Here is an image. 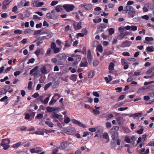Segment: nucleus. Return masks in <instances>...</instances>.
I'll return each instance as SVG.
<instances>
[{"instance_id": "obj_1", "label": "nucleus", "mask_w": 154, "mask_h": 154, "mask_svg": "<svg viewBox=\"0 0 154 154\" xmlns=\"http://www.w3.org/2000/svg\"><path fill=\"white\" fill-rule=\"evenodd\" d=\"M55 57H57L58 59V63H57V65H63L65 63L66 61L65 60L66 57L64 54H60L57 55Z\"/></svg>"}, {"instance_id": "obj_2", "label": "nucleus", "mask_w": 154, "mask_h": 154, "mask_svg": "<svg viewBox=\"0 0 154 154\" xmlns=\"http://www.w3.org/2000/svg\"><path fill=\"white\" fill-rule=\"evenodd\" d=\"M9 143L10 140L8 139H4L2 140L1 145L3 147V149L4 150H6L9 147Z\"/></svg>"}, {"instance_id": "obj_3", "label": "nucleus", "mask_w": 154, "mask_h": 154, "mask_svg": "<svg viewBox=\"0 0 154 154\" xmlns=\"http://www.w3.org/2000/svg\"><path fill=\"white\" fill-rule=\"evenodd\" d=\"M63 8L66 12H69L72 11L75 8V6L72 4H65L63 5Z\"/></svg>"}, {"instance_id": "obj_4", "label": "nucleus", "mask_w": 154, "mask_h": 154, "mask_svg": "<svg viewBox=\"0 0 154 154\" xmlns=\"http://www.w3.org/2000/svg\"><path fill=\"white\" fill-rule=\"evenodd\" d=\"M69 143L67 141H64L62 142L60 146V148L61 149H65L66 147L69 145Z\"/></svg>"}, {"instance_id": "obj_5", "label": "nucleus", "mask_w": 154, "mask_h": 154, "mask_svg": "<svg viewBox=\"0 0 154 154\" xmlns=\"http://www.w3.org/2000/svg\"><path fill=\"white\" fill-rule=\"evenodd\" d=\"M72 122L73 124L78 125L80 127H82L83 128H85L86 127V126L84 124L80 122L76 119H72Z\"/></svg>"}, {"instance_id": "obj_6", "label": "nucleus", "mask_w": 154, "mask_h": 154, "mask_svg": "<svg viewBox=\"0 0 154 154\" xmlns=\"http://www.w3.org/2000/svg\"><path fill=\"white\" fill-rule=\"evenodd\" d=\"M150 88V86L148 87H143L139 88L137 90V92L139 94H141L146 92V90L149 89Z\"/></svg>"}, {"instance_id": "obj_7", "label": "nucleus", "mask_w": 154, "mask_h": 154, "mask_svg": "<svg viewBox=\"0 0 154 154\" xmlns=\"http://www.w3.org/2000/svg\"><path fill=\"white\" fill-rule=\"evenodd\" d=\"M132 42L131 41L126 40L123 42L122 44V47L124 48L125 47H130L132 44Z\"/></svg>"}, {"instance_id": "obj_8", "label": "nucleus", "mask_w": 154, "mask_h": 154, "mask_svg": "<svg viewBox=\"0 0 154 154\" xmlns=\"http://www.w3.org/2000/svg\"><path fill=\"white\" fill-rule=\"evenodd\" d=\"M129 33L128 32L121 33L118 35L117 38L119 40L122 39L124 38L126 36L129 34Z\"/></svg>"}, {"instance_id": "obj_9", "label": "nucleus", "mask_w": 154, "mask_h": 154, "mask_svg": "<svg viewBox=\"0 0 154 154\" xmlns=\"http://www.w3.org/2000/svg\"><path fill=\"white\" fill-rule=\"evenodd\" d=\"M87 58L88 59L89 63H91L92 59V57L91 56V51L90 50H88V51Z\"/></svg>"}, {"instance_id": "obj_10", "label": "nucleus", "mask_w": 154, "mask_h": 154, "mask_svg": "<svg viewBox=\"0 0 154 154\" xmlns=\"http://www.w3.org/2000/svg\"><path fill=\"white\" fill-rule=\"evenodd\" d=\"M44 5L43 2H39L38 0L35 1L33 3V5L36 7L41 6Z\"/></svg>"}, {"instance_id": "obj_11", "label": "nucleus", "mask_w": 154, "mask_h": 154, "mask_svg": "<svg viewBox=\"0 0 154 154\" xmlns=\"http://www.w3.org/2000/svg\"><path fill=\"white\" fill-rule=\"evenodd\" d=\"M2 9L3 10H5L7 8V6L10 4V0H5L3 2Z\"/></svg>"}, {"instance_id": "obj_12", "label": "nucleus", "mask_w": 154, "mask_h": 154, "mask_svg": "<svg viewBox=\"0 0 154 154\" xmlns=\"http://www.w3.org/2000/svg\"><path fill=\"white\" fill-rule=\"evenodd\" d=\"M146 135L143 134L142 135L141 137H139L138 138V139L137 142V144H138L142 140L143 142H144L146 137Z\"/></svg>"}, {"instance_id": "obj_13", "label": "nucleus", "mask_w": 154, "mask_h": 154, "mask_svg": "<svg viewBox=\"0 0 154 154\" xmlns=\"http://www.w3.org/2000/svg\"><path fill=\"white\" fill-rule=\"evenodd\" d=\"M112 140L115 141L116 140V139L119 137L118 133L116 131H115L112 135Z\"/></svg>"}, {"instance_id": "obj_14", "label": "nucleus", "mask_w": 154, "mask_h": 154, "mask_svg": "<svg viewBox=\"0 0 154 154\" xmlns=\"http://www.w3.org/2000/svg\"><path fill=\"white\" fill-rule=\"evenodd\" d=\"M63 5H58L56 7L55 9L57 12H59L63 10Z\"/></svg>"}, {"instance_id": "obj_15", "label": "nucleus", "mask_w": 154, "mask_h": 154, "mask_svg": "<svg viewBox=\"0 0 154 154\" xmlns=\"http://www.w3.org/2000/svg\"><path fill=\"white\" fill-rule=\"evenodd\" d=\"M72 42V41L70 39L66 40L65 42V47H69L71 45Z\"/></svg>"}, {"instance_id": "obj_16", "label": "nucleus", "mask_w": 154, "mask_h": 154, "mask_svg": "<svg viewBox=\"0 0 154 154\" xmlns=\"http://www.w3.org/2000/svg\"><path fill=\"white\" fill-rule=\"evenodd\" d=\"M124 103L123 102H120L116 104L113 106L114 109H116L119 107H120L123 106Z\"/></svg>"}, {"instance_id": "obj_17", "label": "nucleus", "mask_w": 154, "mask_h": 154, "mask_svg": "<svg viewBox=\"0 0 154 154\" xmlns=\"http://www.w3.org/2000/svg\"><path fill=\"white\" fill-rule=\"evenodd\" d=\"M134 8L131 6L127 5L125 7L124 10V11H131L133 10Z\"/></svg>"}, {"instance_id": "obj_18", "label": "nucleus", "mask_w": 154, "mask_h": 154, "mask_svg": "<svg viewBox=\"0 0 154 154\" xmlns=\"http://www.w3.org/2000/svg\"><path fill=\"white\" fill-rule=\"evenodd\" d=\"M108 77L109 78L107 77H105L104 78V79L106 81V82L107 83L111 81L112 79V77L111 75H108Z\"/></svg>"}, {"instance_id": "obj_19", "label": "nucleus", "mask_w": 154, "mask_h": 154, "mask_svg": "<svg viewBox=\"0 0 154 154\" xmlns=\"http://www.w3.org/2000/svg\"><path fill=\"white\" fill-rule=\"evenodd\" d=\"M95 73V71L94 70L90 71L88 75V77L89 78H92L94 76Z\"/></svg>"}, {"instance_id": "obj_20", "label": "nucleus", "mask_w": 154, "mask_h": 154, "mask_svg": "<svg viewBox=\"0 0 154 154\" xmlns=\"http://www.w3.org/2000/svg\"><path fill=\"white\" fill-rule=\"evenodd\" d=\"M86 61L85 62H81L79 66L80 67H87L88 65V63L86 59Z\"/></svg>"}, {"instance_id": "obj_21", "label": "nucleus", "mask_w": 154, "mask_h": 154, "mask_svg": "<svg viewBox=\"0 0 154 154\" xmlns=\"http://www.w3.org/2000/svg\"><path fill=\"white\" fill-rule=\"evenodd\" d=\"M136 13V12L135 11V10L134 9L133 10H132L131 11H129L128 12V14L130 16L132 17L133 18L134 17V14Z\"/></svg>"}, {"instance_id": "obj_22", "label": "nucleus", "mask_w": 154, "mask_h": 154, "mask_svg": "<svg viewBox=\"0 0 154 154\" xmlns=\"http://www.w3.org/2000/svg\"><path fill=\"white\" fill-rule=\"evenodd\" d=\"M22 144V142H20L14 144L12 147L14 148L17 149Z\"/></svg>"}, {"instance_id": "obj_23", "label": "nucleus", "mask_w": 154, "mask_h": 154, "mask_svg": "<svg viewBox=\"0 0 154 154\" xmlns=\"http://www.w3.org/2000/svg\"><path fill=\"white\" fill-rule=\"evenodd\" d=\"M40 71L43 74H45L47 73V71L46 68L44 66L40 68Z\"/></svg>"}, {"instance_id": "obj_24", "label": "nucleus", "mask_w": 154, "mask_h": 154, "mask_svg": "<svg viewBox=\"0 0 154 154\" xmlns=\"http://www.w3.org/2000/svg\"><path fill=\"white\" fill-rule=\"evenodd\" d=\"M92 7V5L91 4H85V8L87 10H90Z\"/></svg>"}, {"instance_id": "obj_25", "label": "nucleus", "mask_w": 154, "mask_h": 154, "mask_svg": "<svg viewBox=\"0 0 154 154\" xmlns=\"http://www.w3.org/2000/svg\"><path fill=\"white\" fill-rule=\"evenodd\" d=\"M77 75L75 74L72 75L71 76L70 79L73 82H75L76 81Z\"/></svg>"}, {"instance_id": "obj_26", "label": "nucleus", "mask_w": 154, "mask_h": 154, "mask_svg": "<svg viewBox=\"0 0 154 154\" xmlns=\"http://www.w3.org/2000/svg\"><path fill=\"white\" fill-rule=\"evenodd\" d=\"M56 110V108H53L50 106H48L47 108V110L48 112H51L53 111H54Z\"/></svg>"}, {"instance_id": "obj_27", "label": "nucleus", "mask_w": 154, "mask_h": 154, "mask_svg": "<svg viewBox=\"0 0 154 154\" xmlns=\"http://www.w3.org/2000/svg\"><path fill=\"white\" fill-rule=\"evenodd\" d=\"M114 66L115 64L111 62L110 63L108 68L109 70V71L113 70L114 69Z\"/></svg>"}, {"instance_id": "obj_28", "label": "nucleus", "mask_w": 154, "mask_h": 154, "mask_svg": "<svg viewBox=\"0 0 154 154\" xmlns=\"http://www.w3.org/2000/svg\"><path fill=\"white\" fill-rule=\"evenodd\" d=\"M82 22L81 21L79 22L76 26L75 30L80 29L82 27Z\"/></svg>"}, {"instance_id": "obj_29", "label": "nucleus", "mask_w": 154, "mask_h": 154, "mask_svg": "<svg viewBox=\"0 0 154 154\" xmlns=\"http://www.w3.org/2000/svg\"><path fill=\"white\" fill-rule=\"evenodd\" d=\"M38 101H41L42 103H43V97L42 96H39L35 100V102L36 103L38 102Z\"/></svg>"}, {"instance_id": "obj_30", "label": "nucleus", "mask_w": 154, "mask_h": 154, "mask_svg": "<svg viewBox=\"0 0 154 154\" xmlns=\"http://www.w3.org/2000/svg\"><path fill=\"white\" fill-rule=\"evenodd\" d=\"M29 151L31 153H38V152L39 151V150L37 151H36V147L34 148L30 149L29 150Z\"/></svg>"}, {"instance_id": "obj_31", "label": "nucleus", "mask_w": 154, "mask_h": 154, "mask_svg": "<svg viewBox=\"0 0 154 154\" xmlns=\"http://www.w3.org/2000/svg\"><path fill=\"white\" fill-rule=\"evenodd\" d=\"M58 18V16L57 14H52L50 19H53L54 20H57Z\"/></svg>"}, {"instance_id": "obj_32", "label": "nucleus", "mask_w": 154, "mask_h": 154, "mask_svg": "<svg viewBox=\"0 0 154 154\" xmlns=\"http://www.w3.org/2000/svg\"><path fill=\"white\" fill-rule=\"evenodd\" d=\"M146 49L147 51L149 52H151L154 51V48L152 46H149L147 47Z\"/></svg>"}, {"instance_id": "obj_33", "label": "nucleus", "mask_w": 154, "mask_h": 154, "mask_svg": "<svg viewBox=\"0 0 154 154\" xmlns=\"http://www.w3.org/2000/svg\"><path fill=\"white\" fill-rule=\"evenodd\" d=\"M52 83L50 82L46 84L44 87V90L45 91H46L47 89L49 88L50 86L51 85Z\"/></svg>"}, {"instance_id": "obj_34", "label": "nucleus", "mask_w": 154, "mask_h": 154, "mask_svg": "<svg viewBox=\"0 0 154 154\" xmlns=\"http://www.w3.org/2000/svg\"><path fill=\"white\" fill-rule=\"evenodd\" d=\"M32 134H36L41 135H44V133H43L42 131H38L34 132L33 133H32Z\"/></svg>"}, {"instance_id": "obj_35", "label": "nucleus", "mask_w": 154, "mask_h": 154, "mask_svg": "<svg viewBox=\"0 0 154 154\" xmlns=\"http://www.w3.org/2000/svg\"><path fill=\"white\" fill-rule=\"evenodd\" d=\"M108 32L109 34L112 35L114 33V30L112 28H110L108 29Z\"/></svg>"}, {"instance_id": "obj_36", "label": "nucleus", "mask_w": 154, "mask_h": 154, "mask_svg": "<svg viewBox=\"0 0 154 154\" xmlns=\"http://www.w3.org/2000/svg\"><path fill=\"white\" fill-rule=\"evenodd\" d=\"M119 127L118 126H113L111 129L110 131H118L119 130Z\"/></svg>"}, {"instance_id": "obj_37", "label": "nucleus", "mask_w": 154, "mask_h": 154, "mask_svg": "<svg viewBox=\"0 0 154 154\" xmlns=\"http://www.w3.org/2000/svg\"><path fill=\"white\" fill-rule=\"evenodd\" d=\"M57 57L55 58H53L51 59V62L55 64H57L58 63V60Z\"/></svg>"}, {"instance_id": "obj_38", "label": "nucleus", "mask_w": 154, "mask_h": 154, "mask_svg": "<svg viewBox=\"0 0 154 154\" xmlns=\"http://www.w3.org/2000/svg\"><path fill=\"white\" fill-rule=\"evenodd\" d=\"M45 123L48 125L49 127H53L54 124L51 122L49 121H46Z\"/></svg>"}, {"instance_id": "obj_39", "label": "nucleus", "mask_w": 154, "mask_h": 154, "mask_svg": "<svg viewBox=\"0 0 154 154\" xmlns=\"http://www.w3.org/2000/svg\"><path fill=\"white\" fill-rule=\"evenodd\" d=\"M99 63V61L97 60H95L93 62V65L94 66H97Z\"/></svg>"}, {"instance_id": "obj_40", "label": "nucleus", "mask_w": 154, "mask_h": 154, "mask_svg": "<svg viewBox=\"0 0 154 154\" xmlns=\"http://www.w3.org/2000/svg\"><path fill=\"white\" fill-rule=\"evenodd\" d=\"M53 98L54 97H52V98L51 101L49 102V105L51 106V105H53L54 103H55L56 102L57 100L53 99Z\"/></svg>"}, {"instance_id": "obj_41", "label": "nucleus", "mask_w": 154, "mask_h": 154, "mask_svg": "<svg viewBox=\"0 0 154 154\" xmlns=\"http://www.w3.org/2000/svg\"><path fill=\"white\" fill-rule=\"evenodd\" d=\"M33 82L32 81H30L28 82V89L29 90H31L32 89V86Z\"/></svg>"}, {"instance_id": "obj_42", "label": "nucleus", "mask_w": 154, "mask_h": 154, "mask_svg": "<svg viewBox=\"0 0 154 154\" xmlns=\"http://www.w3.org/2000/svg\"><path fill=\"white\" fill-rule=\"evenodd\" d=\"M42 50L41 49H38L36 50L35 52V54L37 56H38L41 53Z\"/></svg>"}, {"instance_id": "obj_43", "label": "nucleus", "mask_w": 154, "mask_h": 154, "mask_svg": "<svg viewBox=\"0 0 154 154\" xmlns=\"http://www.w3.org/2000/svg\"><path fill=\"white\" fill-rule=\"evenodd\" d=\"M43 115L41 113H39L37 114V116L35 117V119H40L43 118Z\"/></svg>"}, {"instance_id": "obj_44", "label": "nucleus", "mask_w": 154, "mask_h": 154, "mask_svg": "<svg viewBox=\"0 0 154 154\" xmlns=\"http://www.w3.org/2000/svg\"><path fill=\"white\" fill-rule=\"evenodd\" d=\"M145 40L146 41L148 42L150 41H152L153 40V38L152 37H146L145 38Z\"/></svg>"}, {"instance_id": "obj_45", "label": "nucleus", "mask_w": 154, "mask_h": 154, "mask_svg": "<svg viewBox=\"0 0 154 154\" xmlns=\"http://www.w3.org/2000/svg\"><path fill=\"white\" fill-rule=\"evenodd\" d=\"M97 49L100 52H102L103 51V48L100 45H99L97 46Z\"/></svg>"}, {"instance_id": "obj_46", "label": "nucleus", "mask_w": 154, "mask_h": 154, "mask_svg": "<svg viewBox=\"0 0 154 154\" xmlns=\"http://www.w3.org/2000/svg\"><path fill=\"white\" fill-rule=\"evenodd\" d=\"M32 31V30L29 29H27L25 30L24 33L26 35L29 33H30Z\"/></svg>"}, {"instance_id": "obj_47", "label": "nucleus", "mask_w": 154, "mask_h": 154, "mask_svg": "<svg viewBox=\"0 0 154 154\" xmlns=\"http://www.w3.org/2000/svg\"><path fill=\"white\" fill-rule=\"evenodd\" d=\"M143 114V113L142 112H139L135 113L134 114V117L135 118L138 117H141V115Z\"/></svg>"}, {"instance_id": "obj_48", "label": "nucleus", "mask_w": 154, "mask_h": 154, "mask_svg": "<svg viewBox=\"0 0 154 154\" xmlns=\"http://www.w3.org/2000/svg\"><path fill=\"white\" fill-rule=\"evenodd\" d=\"M51 48H49L47 49L46 53L45 54V56H47L48 55L51 54Z\"/></svg>"}, {"instance_id": "obj_49", "label": "nucleus", "mask_w": 154, "mask_h": 154, "mask_svg": "<svg viewBox=\"0 0 154 154\" xmlns=\"http://www.w3.org/2000/svg\"><path fill=\"white\" fill-rule=\"evenodd\" d=\"M47 33V35H46V36L47 39L50 38L53 36V34L51 32Z\"/></svg>"}, {"instance_id": "obj_50", "label": "nucleus", "mask_w": 154, "mask_h": 154, "mask_svg": "<svg viewBox=\"0 0 154 154\" xmlns=\"http://www.w3.org/2000/svg\"><path fill=\"white\" fill-rule=\"evenodd\" d=\"M70 122V119L68 117H66L64 118V122L66 124L69 123Z\"/></svg>"}, {"instance_id": "obj_51", "label": "nucleus", "mask_w": 154, "mask_h": 154, "mask_svg": "<svg viewBox=\"0 0 154 154\" xmlns=\"http://www.w3.org/2000/svg\"><path fill=\"white\" fill-rule=\"evenodd\" d=\"M93 21L95 23H99L100 22L101 20H102V19L101 18H99L98 19H93Z\"/></svg>"}, {"instance_id": "obj_52", "label": "nucleus", "mask_w": 154, "mask_h": 154, "mask_svg": "<svg viewBox=\"0 0 154 154\" xmlns=\"http://www.w3.org/2000/svg\"><path fill=\"white\" fill-rule=\"evenodd\" d=\"M14 33L17 34H20L22 33V31L19 29H17L14 31Z\"/></svg>"}, {"instance_id": "obj_53", "label": "nucleus", "mask_w": 154, "mask_h": 154, "mask_svg": "<svg viewBox=\"0 0 154 154\" xmlns=\"http://www.w3.org/2000/svg\"><path fill=\"white\" fill-rule=\"evenodd\" d=\"M103 137L105 139H106L109 137L108 134L107 133H104L103 135Z\"/></svg>"}, {"instance_id": "obj_54", "label": "nucleus", "mask_w": 154, "mask_h": 154, "mask_svg": "<svg viewBox=\"0 0 154 154\" xmlns=\"http://www.w3.org/2000/svg\"><path fill=\"white\" fill-rule=\"evenodd\" d=\"M143 130H144L143 128H142L138 130L137 131V132L138 134H142V133H143Z\"/></svg>"}, {"instance_id": "obj_55", "label": "nucleus", "mask_w": 154, "mask_h": 154, "mask_svg": "<svg viewBox=\"0 0 154 154\" xmlns=\"http://www.w3.org/2000/svg\"><path fill=\"white\" fill-rule=\"evenodd\" d=\"M82 54H84L85 55L86 54V48L85 46L83 47L82 48V51L81 52Z\"/></svg>"}, {"instance_id": "obj_56", "label": "nucleus", "mask_w": 154, "mask_h": 154, "mask_svg": "<svg viewBox=\"0 0 154 154\" xmlns=\"http://www.w3.org/2000/svg\"><path fill=\"white\" fill-rule=\"evenodd\" d=\"M61 97L60 95V94L56 93L55 94L54 96L53 97L57 99V100L59 99Z\"/></svg>"}, {"instance_id": "obj_57", "label": "nucleus", "mask_w": 154, "mask_h": 154, "mask_svg": "<svg viewBox=\"0 0 154 154\" xmlns=\"http://www.w3.org/2000/svg\"><path fill=\"white\" fill-rule=\"evenodd\" d=\"M60 51V48H55L54 49V54H57Z\"/></svg>"}, {"instance_id": "obj_58", "label": "nucleus", "mask_w": 154, "mask_h": 154, "mask_svg": "<svg viewBox=\"0 0 154 154\" xmlns=\"http://www.w3.org/2000/svg\"><path fill=\"white\" fill-rule=\"evenodd\" d=\"M35 61V59L34 58H32L29 59V61L27 63L28 64H29V63H32Z\"/></svg>"}, {"instance_id": "obj_59", "label": "nucleus", "mask_w": 154, "mask_h": 154, "mask_svg": "<svg viewBox=\"0 0 154 154\" xmlns=\"http://www.w3.org/2000/svg\"><path fill=\"white\" fill-rule=\"evenodd\" d=\"M154 69L153 68H151L149 69L146 72V74H149L152 72V71Z\"/></svg>"}, {"instance_id": "obj_60", "label": "nucleus", "mask_w": 154, "mask_h": 154, "mask_svg": "<svg viewBox=\"0 0 154 154\" xmlns=\"http://www.w3.org/2000/svg\"><path fill=\"white\" fill-rule=\"evenodd\" d=\"M106 25L104 23H102L98 27L104 29L106 28Z\"/></svg>"}, {"instance_id": "obj_61", "label": "nucleus", "mask_w": 154, "mask_h": 154, "mask_svg": "<svg viewBox=\"0 0 154 154\" xmlns=\"http://www.w3.org/2000/svg\"><path fill=\"white\" fill-rule=\"evenodd\" d=\"M111 126V124L110 122H106V127L107 128H109Z\"/></svg>"}, {"instance_id": "obj_62", "label": "nucleus", "mask_w": 154, "mask_h": 154, "mask_svg": "<svg viewBox=\"0 0 154 154\" xmlns=\"http://www.w3.org/2000/svg\"><path fill=\"white\" fill-rule=\"evenodd\" d=\"M93 111L94 114L95 115H98L100 113V112L99 110L96 109H93Z\"/></svg>"}, {"instance_id": "obj_63", "label": "nucleus", "mask_w": 154, "mask_h": 154, "mask_svg": "<svg viewBox=\"0 0 154 154\" xmlns=\"http://www.w3.org/2000/svg\"><path fill=\"white\" fill-rule=\"evenodd\" d=\"M8 98V97L7 96H5L2 98L0 100V101L1 102H3V101H5L7 100V98Z\"/></svg>"}, {"instance_id": "obj_64", "label": "nucleus", "mask_w": 154, "mask_h": 154, "mask_svg": "<svg viewBox=\"0 0 154 154\" xmlns=\"http://www.w3.org/2000/svg\"><path fill=\"white\" fill-rule=\"evenodd\" d=\"M131 29L132 31H136L137 29V27L136 26H131Z\"/></svg>"}]
</instances>
